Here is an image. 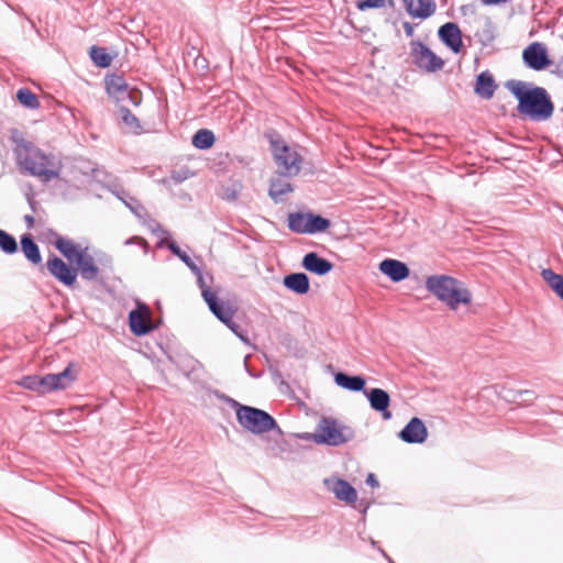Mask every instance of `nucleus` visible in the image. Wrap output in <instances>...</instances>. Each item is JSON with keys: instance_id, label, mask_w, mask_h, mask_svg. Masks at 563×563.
<instances>
[{"instance_id": "6e6552de", "label": "nucleus", "mask_w": 563, "mask_h": 563, "mask_svg": "<svg viewBox=\"0 0 563 563\" xmlns=\"http://www.w3.org/2000/svg\"><path fill=\"white\" fill-rule=\"evenodd\" d=\"M331 225L330 220L310 212H292L288 214V228L299 234L324 232Z\"/></svg>"}, {"instance_id": "c9c22d12", "label": "nucleus", "mask_w": 563, "mask_h": 563, "mask_svg": "<svg viewBox=\"0 0 563 563\" xmlns=\"http://www.w3.org/2000/svg\"><path fill=\"white\" fill-rule=\"evenodd\" d=\"M402 27H404L405 33H406V35H407L408 37L413 36V34H415V29H413V26H412V24H411V23H409V22H405V23L402 24Z\"/></svg>"}, {"instance_id": "39448f33", "label": "nucleus", "mask_w": 563, "mask_h": 563, "mask_svg": "<svg viewBox=\"0 0 563 563\" xmlns=\"http://www.w3.org/2000/svg\"><path fill=\"white\" fill-rule=\"evenodd\" d=\"M354 437L353 430L329 417H322L314 430L308 438L317 444L341 445Z\"/></svg>"}, {"instance_id": "1a4fd4ad", "label": "nucleus", "mask_w": 563, "mask_h": 563, "mask_svg": "<svg viewBox=\"0 0 563 563\" xmlns=\"http://www.w3.org/2000/svg\"><path fill=\"white\" fill-rule=\"evenodd\" d=\"M200 280L201 295L207 302L211 312L228 328L235 332L236 324L233 322V317L236 312V308L230 302H219L217 295L209 287L206 286L202 278Z\"/></svg>"}, {"instance_id": "a878e982", "label": "nucleus", "mask_w": 563, "mask_h": 563, "mask_svg": "<svg viewBox=\"0 0 563 563\" xmlns=\"http://www.w3.org/2000/svg\"><path fill=\"white\" fill-rule=\"evenodd\" d=\"M192 145L199 150H208L213 146L216 137L212 131L201 129L192 136Z\"/></svg>"}, {"instance_id": "9d476101", "label": "nucleus", "mask_w": 563, "mask_h": 563, "mask_svg": "<svg viewBox=\"0 0 563 563\" xmlns=\"http://www.w3.org/2000/svg\"><path fill=\"white\" fill-rule=\"evenodd\" d=\"M410 56L413 64L427 73L439 71L444 66V60L420 41L410 43Z\"/></svg>"}, {"instance_id": "72a5a7b5", "label": "nucleus", "mask_w": 563, "mask_h": 563, "mask_svg": "<svg viewBox=\"0 0 563 563\" xmlns=\"http://www.w3.org/2000/svg\"><path fill=\"white\" fill-rule=\"evenodd\" d=\"M0 249L8 253H15L18 250V243L15 239L8 232L0 229Z\"/></svg>"}, {"instance_id": "4c0bfd02", "label": "nucleus", "mask_w": 563, "mask_h": 563, "mask_svg": "<svg viewBox=\"0 0 563 563\" xmlns=\"http://www.w3.org/2000/svg\"><path fill=\"white\" fill-rule=\"evenodd\" d=\"M130 98L134 104H139L141 101V95L137 92H130Z\"/></svg>"}, {"instance_id": "5701e85b", "label": "nucleus", "mask_w": 563, "mask_h": 563, "mask_svg": "<svg viewBox=\"0 0 563 563\" xmlns=\"http://www.w3.org/2000/svg\"><path fill=\"white\" fill-rule=\"evenodd\" d=\"M496 89V85L493 76L487 73H481L477 76L475 92L485 99H490Z\"/></svg>"}, {"instance_id": "bb28decb", "label": "nucleus", "mask_w": 563, "mask_h": 563, "mask_svg": "<svg viewBox=\"0 0 563 563\" xmlns=\"http://www.w3.org/2000/svg\"><path fill=\"white\" fill-rule=\"evenodd\" d=\"M292 190L294 188L290 183L282 179H273L271 181L268 195L275 202H278L282 196L289 194Z\"/></svg>"}, {"instance_id": "aec40b11", "label": "nucleus", "mask_w": 563, "mask_h": 563, "mask_svg": "<svg viewBox=\"0 0 563 563\" xmlns=\"http://www.w3.org/2000/svg\"><path fill=\"white\" fill-rule=\"evenodd\" d=\"M302 266L317 275H325L332 271L333 264L325 258L320 257L317 253L311 252L305 255Z\"/></svg>"}, {"instance_id": "4be33fe9", "label": "nucleus", "mask_w": 563, "mask_h": 563, "mask_svg": "<svg viewBox=\"0 0 563 563\" xmlns=\"http://www.w3.org/2000/svg\"><path fill=\"white\" fill-rule=\"evenodd\" d=\"M284 285L300 295L307 294L309 291V278L303 273H295L287 275L284 278Z\"/></svg>"}, {"instance_id": "c756f323", "label": "nucleus", "mask_w": 563, "mask_h": 563, "mask_svg": "<svg viewBox=\"0 0 563 563\" xmlns=\"http://www.w3.org/2000/svg\"><path fill=\"white\" fill-rule=\"evenodd\" d=\"M90 57L92 62L101 68L109 67L112 62L111 55L103 47L92 46L90 49Z\"/></svg>"}, {"instance_id": "f257e3e1", "label": "nucleus", "mask_w": 563, "mask_h": 563, "mask_svg": "<svg viewBox=\"0 0 563 563\" xmlns=\"http://www.w3.org/2000/svg\"><path fill=\"white\" fill-rule=\"evenodd\" d=\"M12 141L15 144L13 152L21 173L45 183L59 177L60 166L52 155L45 154L32 142L26 141L18 131L13 132Z\"/></svg>"}, {"instance_id": "20e7f679", "label": "nucleus", "mask_w": 563, "mask_h": 563, "mask_svg": "<svg viewBox=\"0 0 563 563\" xmlns=\"http://www.w3.org/2000/svg\"><path fill=\"white\" fill-rule=\"evenodd\" d=\"M55 247L69 261L77 265V274L86 280H95L99 275V268L88 247H82L74 241L57 238L54 242Z\"/></svg>"}, {"instance_id": "9b49d317", "label": "nucleus", "mask_w": 563, "mask_h": 563, "mask_svg": "<svg viewBox=\"0 0 563 563\" xmlns=\"http://www.w3.org/2000/svg\"><path fill=\"white\" fill-rule=\"evenodd\" d=\"M522 58L526 65L534 70L545 69L552 64L545 45L540 42L529 44L522 52Z\"/></svg>"}, {"instance_id": "f8f14e48", "label": "nucleus", "mask_w": 563, "mask_h": 563, "mask_svg": "<svg viewBox=\"0 0 563 563\" xmlns=\"http://www.w3.org/2000/svg\"><path fill=\"white\" fill-rule=\"evenodd\" d=\"M129 325L134 335L150 333L154 329L150 308L143 303L137 305L136 309L129 313Z\"/></svg>"}, {"instance_id": "ea45409f", "label": "nucleus", "mask_w": 563, "mask_h": 563, "mask_svg": "<svg viewBox=\"0 0 563 563\" xmlns=\"http://www.w3.org/2000/svg\"><path fill=\"white\" fill-rule=\"evenodd\" d=\"M558 296L563 300V289L558 294Z\"/></svg>"}, {"instance_id": "a211bd4d", "label": "nucleus", "mask_w": 563, "mask_h": 563, "mask_svg": "<svg viewBox=\"0 0 563 563\" xmlns=\"http://www.w3.org/2000/svg\"><path fill=\"white\" fill-rule=\"evenodd\" d=\"M379 271L395 283L406 279L410 274L405 263L393 258L382 261L379 263Z\"/></svg>"}, {"instance_id": "6ab92c4d", "label": "nucleus", "mask_w": 563, "mask_h": 563, "mask_svg": "<svg viewBox=\"0 0 563 563\" xmlns=\"http://www.w3.org/2000/svg\"><path fill=\"white\" fill-rule=\"evenodd\" d=\"M325 484L339 500L351 505L357 500L356 490L346 481L335 478L325 481Z\"/></svg>"}, {"instance_id": "dca6fc26", "label": "nucleus", "mask_w": 563, "mask_h": 563, "mask_svg": "<svg viewBox=\"0 0 563 563\" xmlns=\"http://www.w3.org/2000/svg\"><path fill=\"white\" fill-rule=\"evenodd\" d=\"M402 4L413 19L426 20L437 11L435 0H402Z\"/></svg>"}, {"instance_id": "f03ea898", "label": "nucleus", "mask_w": 563, "mask_h": 563, "mask_svg": "<svg viewBox=\"0 0 563 563\" xmlns=\"http://www.w3.org/2000/svg\"><path fill=\"white\" fill-rule=\"evenodd\" d=\"M507 89L518 99V112L533 121L548 120L554 110L545 89L541 87L529 88L520 80H510Z\"/></svg>"}, {"instance_id": "7c9ffc66", "label": "nucleus", "mask_w": 563, "mask_h": 563, "mask_svg": "<svg viewBox=\"0 0 563 563\" xmlns=\"http://www.w3.org/2000/svg\"><path fill=\"white\" fill-rule=\"evenodd\" d=\"M16 99L19 102L29 109H37L40 108V101L35 93H33L27 88L19 89L16 92Z\"/></svg>"}, {"instance_id": "e433bc0d", "label": "nucleus", "mask_w": 563, "mask_h": 563, "mask_svg": "<svg viewBox=\"0 0 563 563\" xmlns=\"http://www.w3.org/2000/svg\"><path fill=\"white\" fill-rule=\"evenodd\" d=\"M366 483L372 487L378 486V481L376 479L375 475L372 473L367 475Z\"/></svg>"}, {"instance_id": "58836bf2", "label": "nucleus", "mask_w": 563, "mask_h": 563, "mask_svg": "<svg viewBox=\"0 0 563 563\" xmlns=\"http://www.w3.org/2000/svg\"><path fill=\"white\" fill-rule=\"evenodd\" d=\"M25 221L27 223V227H32L34 223V219L32 216H25Z\"/></svg>"}, {"instance_id": "f704fd0d", "label": "nucleus", "mask_w": 563, "mask_h": 563, "mask_svg": "<svg viewBox=\"0 0 563 563\" xmlns=\"http://www.w3.org/2000/svg\"><path fill=\"white\" fill-rule=\"evenodd\" d=\"M393 0H360L356 3V7L361 11H365L368 9H377L385 8L386 5H391Z\"/></svg>"}, {"instance_id": "0eeeda50", "label": "nucleus", "mask_w": 563, "mask_h": 563, "mask_svg": "<svg viewBox=\"0 0 563 563\" xmlns=\"http://www.w3.org/2000/svg\"><path fill=\"white\" fill-rule=\"evenodd\" d=\"M236 418L244 429L253 433L268 432L276 426L275 420L267 412L249 406H240Z\"/></svg>"}, {"instance_id": "b1692460", "label": "nucleus", "mask_w": 563, "mask_h": 563, "mask_svg": "<svg viewBox=\"0 0 563 563\" xmlns=\"http://www.w3.org/2000/svg\"><path fill=\"white\" fill-rule=\"evenodd\" d=\"M334 382L338 386L352 391L363 390L366 384L363 377L349 376L344 373H336L334 375Z\"/></svg>"}, {"instance_id": "2f4dec72", "label": "nucleus", "mask_w": 563, "mask_h": 563, "mask_svg": "<svg viewBox=\"0 0 563 563\" xmlns=\"http://www.w3.org/2000/svg\"><path fill=\"white\" fill-rule=\"evenodd\" d=\"M542 278L547 282L549 287L558 295L563 289V276L554 273L551 269H543L541 272Z\"/></svg>"}, {"instance_id": "cd10ccee", "label": "nucleus", "mask_w": 563, "mask_h": 563, "mask_svg": "<svg viewBox=\"0 0 563 563\" xmlns=\"http://www.w3.org/2000/svg\"><path fill=\"white\" fill-rule=\"evenodd\" d=\"M18 385H20L23 388L42 394V395L45 394L44 376H38V375L24 376L18 382Z\"/></svg>"}, {"instance_id": "2eb2a0df", "label": "nucleus", "mask_w": 563, "mask_h": 563, "mask_svg": "<svg viewBox=\"0 0 563 563\" xmlns=\"http://www.w3.org/2000/svg\"><path fill=\"white\" fill-rule=\"evenodd\" d=\"M439 38L455 54L463 47L462 32L456 23L448 22L440 26Z\"/></svg>"}, {"instance_id": "473e14b6", "label": "nucleus", "mask_w": 563, "mask_h": 563, "mask_svg": "<svg viewBox=\"0 0 563 563\" xmlns=\"http://www.w3.org/2000/svg\"><path fill=\"white\" fill-rule=\"evenodd\" d=\"M122 121L126 130L131 133H140L141 125L137 118L126 108L121 109Z\"/></svg>"}, {"instance_id": "393cba45", "label": "nucleus", "mask_w": 563, "mask_h": 563, "mask_svg": "<svg viewBox=\"0 0 563 563\" xmlns=\"http://www.w3.org/2000/svg\"><path fill=\"white\" fill-rule=\"evenodd\" d=\"M21 249L25 257L34 265L42 262L38 246L30 235H23L21 239Z\"/></svg>"}, {"instance_id": "4468645a", "label": "nucleus", "mask_w": 563, "mask_h": 563, "mask_svg": "<svg viewBox=\"0 0 563 563\" xmlns=\"http://www.w3.org/2000/svg\"><path fill=\"white\" fill-rule=\"evenodd\" d=\"M76 367L74 363H69L63 372L58 374H47L44 376L45 394L66 389L76 380Z\"/></svg>"}, {"instance_id": "7ed1b4c3", "label": "nucleus", "mask_w": 563, "mask_h": 563, "mask_svg": "<svg viewBox=\"0 0 563 563\" xmlns=\"http://www.w3.org/2000/svg\"><path fill=\"white\" fill-rule=\"evenodd\" d=\"M426 288L451 310L472 302V291L465 284L449 275H433L426 279Z\"/></svg>"}, {"instance_id": "423d86ee", "label": "nucleus", "mask_w": 563, "mask_h": 563, "mask_svg": "<svg viewBox=\"0 0 563 563\" xmlns=\"http://www.w3.org/2000/svg\"><path fill=\"white\" fill-rule=\"evenodd\" d=\"M271 145L277 173L286 177L297 176L301 170L302 156L280 141L273 140Z\"/></svg>"}, {"instance_id": "f3484780", "label": "nucleus", "mask_w": 563, "mask_h": 563, "mask_svg": "<svg viewBox=\"0 0 563 563\" xmlns=\"http://www.w3.org/2000/svg\"><path fill=\"white\" fill-rule=\"evenodd\" d=\"M399 437L406 443H422L428 438V430L423 421L415 417L400 431Z\"/></svg>"}, {"instance_id": "412c9836", "label": "nucleus", "mask_w": 563, "mask_h": 563, "mask_svg": "<svg viewBox=\"0 0 563 563\" xmlns=\"http://www.w3.org/2000/svg\"><path fill=\"white\" fill-rule=\"evenodd\" d=\"M367 398L371 407L376 411H380L385 419H389L391 417L390 412L388 411L390 397L387 391L380 388H373L367 394Z\"/></svg>"}, {"instance_id": "ddd939ff", "label": "nucleus", "mask_w": 563, "mask_h": 563, "mask_svg": "<svg viewBox=\"0 0 563 563\" xmlns=\"http://www.w3.org/2000/svg\"><path fill=\"white\" fill-rule=\"evenodd\" d=\"M51 275L65 286L73 287L77 280V269L65 263L57 256H52L46 262Z\"/></svg>"}, {"instance_id": "c85d7f7f", "label": "nucleus", "mask_w": 563, "mask_h": 563, "mask_svg": "<svg viewBox=\"0 0 563 563\" xmlns=\"http://www.w3.org/2000/svg\"><path fill=\"white\" fill-rule=\"evenodd\" d=\"M107 91L110 95H118L128 91V84L122 76L110 75L106 78Z\"/></svg>"}]
</instances>
